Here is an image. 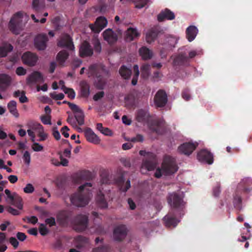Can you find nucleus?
Masks as SVG:
<instances>
[{"label": "nucleus", "mask_w": 252, "mask_h": 252, "mask_svg": "<svg viewBox=\"0 0 252 252\" xmlns=\"http://www.w3.org/2000/svg\"><path fill=\"white\" fill-rule=\"evenodd\" d=\"M73 229L77 232H82L85 230L88 224V218L86 215H78L73 220Z\"/></svg>", "instance_id": "nucleus-6"}, {"label": "nucleus", "mask_w": 252, "mask_h": 252, "mask_svg": "<svg viewBox=\"0 0 252 252\" xmlns=\"http://www.w3.org/2000/svg\"><path fill=\"white\" fill-rule=\"evenodd\" d=\"M107 24V19L104 17L100 16L96 19L94 24H90L89 27L93 32L99 33Z\"/></svg>", "instance_id": "nucleus-12"}, {"label": "nucleus", "mask_w": 252, "mask_h": 252, "mask_svg": "<svg viewBox=\"0 0 252 252\" xmlns=\"http://www.w3.org/2000/svg\"><path fill=\"white\" fill-rule=\"evenodd\" d=\"M95 78L96 79L95 80L96 87L98 89H103L106 83L105 80L100 74L96 76Z\"/></svg>", "instance_id": "nucleus-42"}, {"label": "nucleus", "mask_w": 252, "mask_h": 252, "mask_svg": "<svg viewBox=\"0 0 252 252\" xmlns=\"http://www.w3.org/2000/svg\"><path fill=\"white\" fill-rule=\"evenodd\" d=\"M43 77L42 74L37 71H34L27 78L28 84L36 83L38 81H43Z\"/></svg>", "instance_id": "nucleus-28"}, {"label": "nucleus", "mask_w": 252, "mask_h": 252, "mask_svg": "<svg viewBox=\"0 0 252 252\" xmlns=\"http://www.w3.org/2000/svg\"><path fill=\"white\" fill-rule=\"evenodd\" d=\"M39 231L42 236H45L49 233V230L45 224L41 223L39 226Z\"/></svg>", "instance_id": "nucleus-50"}, {"label": "nucleus", "mask_w": 252, "mask_h": 252, "mask_svg": "<svg viewBox=\"0 0 252 252\" xmlns=\"http://www.w3.org/2000/svg\"><path fill=\"white\" fill-rule=\"evenodd\" d=\"M116 182L119 186L120 190L123 192H126L130 187V182L128 180L125 184V179L123 175L118 177Z\"/></svg>", "instance_id": "nucleus-27"}, {"label": "nucleus", "mask_w": 252, "mask_h": 252, "mask_svg": "<svg viewBox=\"0 0 252 252\" xmlns=\"http://www.w3.org/2000/svg\"><path fill=\"white\" fill-rule=\"evenodd\" d=\"M197 146L198 143L196 142L185 143L179 147L178 150L180 153L189 156L196 148Z\"/></svg>", "instance_id": "nucleus-17"}, {"label": "nucleus", "mask_w": 252, "mask_h": 252, "mask_svg": "<svg viewBox=\"0 0 252 252\" xmlns=\"http://www.w3.org/2000/svg\"><path fill=\"white\" fill-rule=\"evenodd\" d=\"M69 57V53L66 50H63L60 51L57 56L56 60L59 64L61 66H63L66 60Z\"/></svg>", "instance_id": "nucleus-30"}, {"label": "nucleus", "mask_w": 252, "mask_h": 252, "mask_svg": "<svg viewBox=\"0 0 252 252\" xmlns=\"http://www.w3.org/2000/svg\"><path fill=\"white\" fill-rule=\"evenodd\" d=\"M70 216L71 214L69 212L62 211L57 216V221L61 226H66L68 224Z\"/></svg>", "instance_id": "nucleus-20"}, {"label": "nucleus", "mask_w": 252, "mask_h": 252, "mask_svg": "<svg viewBox=\"0 0 252 252\" xmlns=\"http://www.w3.org/2000/svg\"><path fill=\"white\" fill-rule=\"evenodd\" d=\"M23 158L25 163L29 165L31 162V155L28 151L25 152Z\"/></svg>", "instance_id": "nucleus-51"}, {"label": "nucleus", "mask_w": 252, "mask_h": 252, "mask_svg": "<svg viewBox=\"0 0 252 252\" xmlns=\"http://www.w3.org/2000/svg\"><path fill=\"white\" fill-rule=\"evenodd\" d=\"M41 121L44 125L51 124V116L50 115H43L41 116Z\"/></svg>", "instance_id": "nucleus-49"}, {"label": "nucleus", "mask_w": 252, "mask_h": 252, "mask_svg": "<svg viewBox=\"0 0 252 252\" xmlns=\"http://www.w3.org/2000/svg\"><path fill=\"white\" fill-rule=\"evenodd\" d=\"M45 223L48 224L50 227L55 226L56 225L55 219L53 217L47 218L45 220Z\"/></svg>", "instance_id": "nucleus-58"}, {"label": "nucleus", "mask_w": 252, "mask_h": 252, "mask_svg": "<svg viewBox=\"0 0 252 252\" xmlns=\"http://www.w3.org/2000/svg\"><path fill=\"white\" fill-rule=\"evenodd\" d=\"M98 65L97 64H93L89 66L87 72L89 77H96L100 75Z\"/></svg>", "instance_id": "nucleus-36"}, {"label": "nucleus", "mask_w": 252, "mask_h": 252, "mask_svg": "<svg viewBox=\"0 0 252 252\" xmlns=\"http://www.w3.org/2000/svg\"><path fill=\"white\" fill-rule=\"evenodd\" d=\"M104 96V92L103 91L99 92L96 93L93 96L94 101H98L101 99Z\"/></svg>", "instance_id": "nucleus-60"}, {"label": "nucleus", "mask_w": 252, "mask_h": 252, "mask_svg": "<svg viewBox=\"0 0 252 252\" xmlns=\"http://www.w3.org/2000/svg\"><path fill=\"white\" fill-rule=\"evenodd\" d=\"M178 169L175 159L170 156H166L164 158L161 168L157 169L155 173V176L157 178H159L162 174L169 175L175 173Z\"/></svg>", "instance_id": "nucleus-3"}, {"label": "nucleus", "mask_w": 252, "mask_h": 252, "mask_svg": "<svg viewBox=\"0 0 252 252\" xmlns=\"http://www.w3.org/2000/svg\"><path fill=\"white\" fill-rule=\"evenodd\" d=\"M149 117V113L143 109L138 110L136 114V119L138 122H145L148 120Z\"/></svg>", "instance_id": "nucleus-34"}, {"label": "nucleus", "mask_w": 252, "mask_h": 252, "mask_svg": "<svg viewBox=\"0 0 252 252\" xmlns=\"http://www.w3.org/2000/svg\"><path fill=\"white\" fill-rule=\"evenodd\" d=\"M57 45L60 47L65 48L71 51H73L75 49L72 38L67 33L61 35L58 41Z\"/></svg>", "instance_id": "nucleus-7"}, {"label": "nucleus", "mask_w": 252, "mask_h": 252, "mask_svg": "<svg viewBox=\"0 0 252 252\" xmlns=\"http://www.w3.org/2000/svg\"><path fill=\"white\" fill-rule=\"evenodd\" d=\"M67 122L69 123L73 127L81 129L80 128L77 127L76 122L72 116L69 115L68 116Z\"/></svg>", "instance_id": "nucleus-53"}, {"label": "nucleus", "mask_w": 252, "mask_h": 252, "mask_svg": "<svg viewBox=\"0 0 252 252\" xmlns=\"http://www.w3.org/2000/svg\"><path fill=\"white\" fill-rule=\"evenodd\" d=\"M150 65L149 63H145L142 65L141 67V75L144 79H147L150 75Z\"/></svg>", "instance_id": "nucleus-40"}, {"label": "nucleus", "mask_w": 252, "mask_h": 252, "mask_svg": "<svg viewBox=\"0 0 252 252\" xmlns=\"http://www.w3.org/2000/svg\"><path fill=\"white\" fill-rule=\"evenodd\" d=\"M13 46L10 44H6L0 46V58L5 57L8 52L13 50Z\"/></svg>", "instance_id": "nucleus-38"}, {"label": "nucleus", "mask_w": 252, "mask_h": 252, "mask_svg": "<svg viewBox=\"0 0 252 252\" xmlns=\"http://www.w3.org/2000/svg\"><path fill=\"white\" fill-rule=\"evenodd\" d=\"M197 158L199 161L209 164H212L214 161L213 154L206 149L200 150L197 154Z\"/></svg>", "instance_id": "nucleus-13"}, {"label": "nucleus", "mask_w": 252, "mask_h": 252, "mask_svg": "<svg viewBox=\"0 0 252 252\" xmlns=\"http://www.w3.org/2000/svg\"><path fill=\"white\" fill-rule=\"evenodd\" d=\"M158 20L159 22H162L165 20H172L175 18L174 13L168 8L162 10L158 15Z\"/></svg>", "instance_id": "nucleus-22"}, {"label": "nucleus", "mask_w": 252, "mask_h": 252, "mask_svg": "<svg viewBox=\"0 0 252 252\" xmlns=\"http://www.w3.org/2000/svg\"><path fill=\"white\" fill-rule=\"evenodd\" d=\"M32 149L34 151L39 152L43 150V147L39 143H34L32 146Z\"/></svg>", "instance_id": "nucleus-61"}, {"label": "nucleus", "mask_w": 252, "mask_h": 252, "mask_svg": "<svg viewBox=\"0 0 252 252\" xmlns=\"http://www.w3.org/2000/svg\"><path fill=\"white\" fill-rule=\"evenodd\" d=\"M32 6L33 9L37 12H39L43 8L42 6L39 3V0H33Z\"/></svg>", "instance_id": "nucleus-48"}, {"label": "nucleus", "mask_w": 252, "mask_h": 252, "mask_svg": "<svg viewBox=\"0 0 252 252\" xmlns=\"http://www.w3.org/2000/svg\"><path fill=\"white\" fill-rule=\"evenodd\" d=\"M92 184L90 183H86L80 186L78 188V191L72 194L70 200L71 203L77 207H84L89 203L90 199V190H86V192H83L87 187H91Z\"/></svg>", "instance_id": "nucleus-2"}, {"label": "nucleus", "mask_w": 252, "mask_h": 252, "mask_svg": "<svg viewBox=\"0 0 252 252\" xmlns=\"http://www.w3.org/2000/svg\"><path fill=\"white\" fill-rule=\"evenodd\" d=\"M11 82V77L6 74H0V92L5 91Z\"/></svg>", "instance_id": "nucleus-23"}, {"label": "nucleus", "mask_w": 252, "mask_h": 252, "mask_svg": "<svg viewBox=\"0 0 252 252\" xmlns=\"http://www.w3.org/2000/svg\"><path fill=\"white\" fill-rule=\"evenodd\" d=\"M158 35L157 31L154 30H150L146 34V41L148 43H151L153 41Z\"/></svg>", "instance_id": "nucleus-41"}, {"label": "nucleus", "mask_w": 252, "mask_h": 252, "mask_svg": "<svg viewBox=\"0 0 252 252\" xmlns=\"http://www.w3.org/2000/svg\"><path fill=\"white\" fill-rule=\"evenodd\" d=\"M165 225L167 227H176L179 222L175 217L174 212H171L163 219Z\"/></svg>", "instance_id": "nucleus-19"}, {"label": "nucleus", "mask_w": 252, "mask_h": 252, "mask_svg": "<svg viewBox=\"0 0 252 252\" xmlns=\"http://www.w3.org/2000/svg\"><path fill=\"white\" fill-rule=\"evenodd\" d=\"M133 71L134 74L131 81V84L132 85L134 86L136 85L137 83L138 78L139 75V67L137 65H134L133 66Z\"/></svg>", "instance_id": "nucleus-46"}, {"label": "nucleus", "mask_w": 252, "mask_h": 252, "mask_svg": "<svg viewBox=\"0 0 252 252\" xmlns=\"http://www.w3.org/2000/svg\"><path fill=\"white\" fill-rule=\"evenodd\" d=\"M189 58L184 53H181L176 56L173 59V65L174 66H182L188 64Z\"/></svg>", "instance_id": "nucleus-25"}, {"label": "nucleus", "mask_w": 252, "mask_h": 252, "mask_svg": "<svg viewBox=\"0 0 252 252\" xmlns=\"http://www.w3.org/2000/svg\"><path fill=\"white\" fill-rule=\"evenodd\" d=\"M63 141L65 143H67L68 144L69 146L70 147L69 149H65L63 151V155L66 158H70L71 156V146L70 144L68 143V141L67 140H63Z\"/></svg>", "instance_id": "nucleus-57"}, {"label": "nucleus", "mask_w": 252, "mask_h": 252, "mask_svg": "<svg viewBox=\"0 0 252 252\" xmlns=\"http://www.w3.org/2000/svg\"><path fill=\"white\" fill-rule=\"evenodd\" d=\"M149 127L151 132L158 135L162 134L165 131L164 122L161 120L153 121L149 123Z\"/></svg>", "instance_id": "nucleus-8"}, {"label": "nucleus", "mask_w": 252, "mask_h": 252, "mask_svg": "<svg viewBox=\"0 0 252 252\" xmlns=\"http://www.w3.org/2000/svg\"><path fill=\"white\" fill-rule=\"evenodd\" d=\"M76 240L78 242L81 243L82 244H86L88 243L89 240L87 238L82 236H78L76 238Z\"/></svg>", "instance_id": "nucleus-62"}, {"label": "nucleus", "mask_w": 252, "mask_h": 252, "mask_svg": "<svg viewBox=\"0 0 252 252\" xmlns=\"http://www.w3.org/2000/svg\"><path fill=\"white\" fill-rule=\"evenodd\" d=\"M167 200L173 209H183L185 207V202L183 200L182 194L175 192L170 193L168 194Z\"/></svg>", "instance_id": "nucleus-5"}, {"label": "nucleus", "mask_w": 252, "mask_h": 252, "mask_svg": "<svg viewBox=\"0 0 252 252\" xmlns=\"http://www.w3.org/2000/svg\"><path fill=\"white\" fill-rule=\"evenodd\" d=\"M92 43L94 46V49L95 52L99 53L101 51V46L99 39L94 38L92 40Z\"/></svg>", "instance_id": "nucleus-43"}, {"label": "nucleus", "mask_w": 252, "mask_h": 252, "mask_svg": "<svg viewBox=\"0 0 252 252\" xmlns=\"http://www.w3.org/2000/svg\"><path fill=\"white\" fill-rule=\"evenodd\" d=\"M110 250V247L108 245H103L94 248L92 252H109Z\"/></svg>", "instance_id": "nucleus-45"}, {"label": "nucleus", "mask_w": 252, "mask_h": 252, "mask_svg": "<svg viewBox=\"0 0 252 252\" xmlns=\"http://www.w3.org/2000/svg\"><path fill=\"white\" fill-rule=\"evenodd\" d=\"M17 61V57L12 56L8 58L5 63V66L7 69H10L12 68L13 66Z\"/></svg>", "instance_id": "nucleus-44"}, {"label": "nucleus", "mask_w": 252, "mask_h": 252, "mask_svg": "<svg viewBox=\"0 0 252 252\" xmlns=\"http://www.w3.org/2000/svg\"><path fill=\"white\" fill-rule=\"evenodd\" d=\"M137 3L135 7L138 8H141L144 7L148 2V0H136Z\"/></svg>", "instance_id": "nucleus-56"}, {"label": "nucleus", "mask_w": 252, "mask_h": 252, "mask_svg": "<svg viewBox=\"0 0 252 252\" xmlns=\"http://www.w3.org/2000/svg\"><path fill=\"white\" fill-rule=\"evenodd\" d=\"M50 96L55 100H62L64 97V95L62 93L55 94V93H51Z\"/></svg>", "instance_id": "nucleus-55"}, {"label": "nucleus", "mask_w": 252, "mask_h": 252, "mask_svg": "<svg viewBox=\"0 0 252 252\" xmlns=\"http://www.w3.org/2000/svg\"><path fill=\"white\" fill-rule=\"evenodd\" d=\"M127 228L125 225L121 224L116 226L113 232L114 239L117 241H122L127 235Z\"/></svg>", "instance_id": "nucleus-15"}, {"label": "nucleus", "mask_w": 252, "mask_h": 252, "mask_svg": "<svg viewBox=\"0 0 252 252\" xmlns=\"http://www.w3.org/2000/svg\"><path fill=\"white\" fill-rule=\"evenodd\" d=\"M65 94L68 95V97L71 99H74L75 96V93L72 89L67 88L63 86L62 88Z\"/></svg>", "instance_id": "nucleus-47"}, {"label": "nucleus", "mask_w": 252, "mask_h": 252, "mask_svg": "<svg viewBox=\"0 0 252 252\" xmlns=\"http://www.w3.org/2000/svg\"><path fill=\"white\" fill-rule=\"evenodd\" d=\"M11 203L19 209L21 210L23 208L22 198L17 193H14L13 199L10 200Z\"/></svg>", "instance_id": "nucleus-37"}, {"label": "nucleus", "mask_w": 252, "mask_h": 252, "mask_svg": "<svg viewBox=\"0 0 252 252\" xmlns=\"http://www.w3.org/2000/svg\"><path fill=\"white\" fill-rule=\"evenodd\" d=\"M81 88V95L82 97L87 98L90 94V85L86 81H82L80 83Z\"/></svg>", "instance_id": "nucleus-31"}, {"label": "nucleus", "mask_w": 252, "mask_h": 252, "mask_svg": "<svg viewBox=\"0 0 252 252\" xmlns=\"http://www.w3.org/2000/svg\"><path fill=\"white\" fill-rule=\"evenodd\" d=\"M34 190V188L31 184H27L26 186L24 188V191L26 193H32Z\"/></svg>", "instance_id": "nucleus-52"}, {"label": "nucleus", "mask_w": 252, "mask_h": 252, "mask_svg": "<svg viewBox=\"0 0 252 252\" xmlns=\"http://www.w3.org/2000/svg\"><path fill=\"white\" fill-rule=\"evenodd\" d=\"M252 189V179L244 178L238 184L234 196L233 204L234 207L239 210L242 209V198L240 194L248 193Z\"/></svg>", "instance_id": "nucleus-1"}, {"label": "nucleus", "mask_w": 252, "mask_h": 252, "mask_svg": "<svg viewBox=\"0 0 252 252\" xmlns=\"http://www.w3.org/2000/svg\"><path fill=\"white\" fill-rule=\"evenodd\" d=\"M85 136L88 141L97 144L100 142L98 137L94 133L91 128L87 127L84 131Z\"/></svg>", "instance_id": "nucleus-24"}, {"label": "nucleus", "mask_w": 252, "mask_h": 252, "mask_svg": "<svg viewBox=\"0 0 252 252\" xmlns=\"http://www.w3.org/2000/svg\"><path fill=\"white\" fill-rule=\"evenodd\" d=\"M53 135L56 140H58L60 139V133L59 131L58 130V128L57 127H54L53 128Z\"/></svg>", "instance_id": "nucleus-64"}, {"label": "nucleus", "mask_w": 252, "mask_h": 252, "mask_svg": "<svg viewBox=\"0 0 252 252\" xmlns=\"http://www.w3.org/2000/svg\"><path fill=\"white\" fill-rule=\"evenodd\" d=\"M104 39L110 45H112L118 40V35L112 29H107L102 33Z\"/></svg>", "instance_id": "nucleus-18"}, {"label": "nucleus", "mask_w": 252, "mask_h": 252, "mask_svg": "<svg viewBox=\"0 0 252 252\" xmlns=\"http://www.w3.org/2000/svg\"><path fill=\"white\" fill-rule=\"evenodd\" d=\"M48 41V38L46 34L39 33L34 38V46L38 50H44L47 47V43Z\"/></svg>", "instance_id": "nucleus-9"}, {"label": "nucleus", "mask_w": 252, "mask_h": 252, "mask_svg": "<svg viewBox=\"0 0 252 252\" xmlns=\"http://www.w3.org/2000/svg\"><path fill=\"white\" fill-rule=\"evenodd\" d=\"M26 73V69L22 66L18 67L16 70V73L19 76L24 75Z\"/></svg>", "instance_id": "nucleus-59"}, {"label": "nucleus", "mask_w": 252, "mask_h": 252, "mask_svg": "<svg viewBox=\"0 0 252 252\" xmlns=\"http://www.w3.org/2000/svg\"><path fill=\"white\" fill-rule=\"evenodd\" d=\"M7 108L9 112L15 118L19 117V114L17 109V102L15 100H11L8 103Z\"/></svg>", "instance_id": "nucleus-35"}, {"label": "nucleus", "mask_w": 252, "mask_h": 252, "mask_svg": "<svg viewBox=\"0 0 252 252\" xmlns=\"http://www.w3.org/2000/svg\"><path fill=\"white\" fill-rule=\"evenodd\" d=\"M9 242L15 249L18 247L19 242L15 237H10L9 238Z\"/></svg>", "instance_id": "nucleus-63"}, {"label": "nucleus", "mask_w": 252, "mask_h": 252, "mask_svg": "<svg viewBox=\"0 0 252 252\" xmlns=\"http://www.w3.org/2000/svg\"><path fill=\"white\" fill-rule=\"evenodd\" d=\"M182 97L186 101H188L190 98L189 91L188 89H184L182 93Z\"/></svg>", "instance_id": "nucleus-54"}, {"label": "nucleus", "mask_w": 252, "mask_h": 252, "mask_svg": "<svg viewBox=\"0 0 252 252\" xmlns=\"http://www.w3.org/2000/svg\"><path fill=\"white\" fill-rule=\"evenodd\" d=\"M96 201L97 205L101 208H106L108 207L107 202H106L104 195L101 191H99L96 197Z\"/></svg>", "instance_id": "nucleus-32"}, {"label": "nucleus", "mask_w": 252, "mask_h": 252, "mask_svg": "<svg viewBox=\"0 0 252 252\" xmlns=\"http://www.w3.org/2000/svg\"><path fill=\"white\" fill-rule=\"evenodd\" d=\"M38 56L31 52H26L22 56V60L24 64L29 66H34L38 60Z\"/></svg>", "instance_id": "nucleus-11"}, {"label": "nucleus", "mask_w": 252, "mask_h": 252, "mask_svg": "<svg viewBox=\"0 0 252 252\" xmlns=\"http://www.w3.org/2000/svg\"><path fill=\"white\" fill-rule=\"evenodd\" d=\"M197 28L194 26H190L187 29L186 37L189 42L194 39L197 33Z\"/></svg>", "instance_id": "nucleus-29"}, {"label": "nucleus", "mask_w": 252, "mask_h": 252, "mask_svg": "<svg viewBox=\"0 0 252 252\" xmlns=\"http://www.w3.org/2000/svg\"><path fill=\"white\" fill-rule=\"evenodd\" d=\"M139 54L144 60L151 59L153 57L152 52L146 47H142L139 50Z\"/></svg>", "instance_id": "nucleus-33"}, {"label": "nucleus", "mask_w": 252, "mask_h": 252, "mask_svg": "<svg viewBox=\"0 0 252 252\" xmlns=\"http://www.w3.org/2000/svg\"><path fill=\"white\" fill-rule=\"evenodd\" d=\"M94 49L90 43L87 41H84L81 44L79 49V55L82 58L91 57L93 55Z\"/></svg>", "instance_id": "nucleus-16"}, {"label": "nucleus", "mask_w": 252, "mask_h": 252, "mask_svg": "<svg viewBox=\"0 0 252 252\" xmlns=\"http://www.w3.org/2000/svg\"><path fill=\"white\" fill-rule=\"evenodd\" d=\"M131 73V70L125 65H122L119 69V73L125 79H128L130 77Z\"/></svg>", "instance_id": "nucleus-39"}, {"label": "nucleus", "mask_w": 252, "mask_h": 252, "mask_svg": "<svg viewBox=\"0 0 252 252\" xmlns=\"http://www.w3.org/2000/svg\"><path fill=\"white\" fill-rule=\"evenodd\" d=\"M154 102L158 107H164L167 102V95L163 90H159L156 93L154 97Z\"/></svg>", "instance_id": "nucleus-10"}, {"label": "nucleus", "mask_w": 252, "mask_h": 252, "mask_svg": "<svg viewBox=\"0 0 252 252\" xmlns=\"http://www.w3.org/2000/svg\"><path fill=\"white\" fill-rule=\"evenodd\" d=\"M157 165V159L156 156L151 154L149 158L143 161L142 167H145L148 171H152L155 169Z\"/></svg>", "instance_id": "nucleus-21"}, {"label": "nucleus", "mask_w": 252, "mask_h": 252, "mask_svg": "<svg viewBox=\"0 0 252 252\" xmlns=\"http://www.w3.org/2000/svg\"><path fill=\"white\" fill-rule=\"evenodd\" d=\"M23 13L18 12L11 18L8 27L10 31L15 34H19L23 29L22 23Z\"/></svg>", "instance_id": "nucleus-4"}, {"label": "nucleus", "mask_w": 252, "mask_h": 252, "mask_svg": "<svg viewBox=\"0 0 252 252\" xmlns=\"http://www.w3.org/2000/svg\"><path fill=\"white\" fill-rule=\"evenodd\" d=\"M68 106L71 110L75 113L74 117L76 122L79 125L82 126L84 124V115L82 111L78 106L72 103H68Z\"/></svg>", "instance_id": "nucleus-14"}, {"label": "nucleus", "mask_w": 252, "mask_h": 252, "mask_svg": "<svg viewBox=\"0 0 252 252\" xmlns=\"http://www.w3.org/2000/svg\"><path fill=\"white\" fill-rule=\"evenodd\" d=\"M140 36L139 33L136 29L129 28L126 32L125 39L127 42H130Z\"/></svg>", "instance_id": "nucleus-26"}]
</instances>
